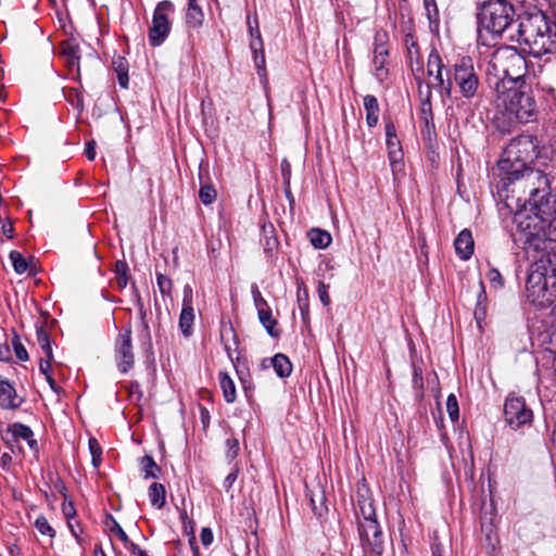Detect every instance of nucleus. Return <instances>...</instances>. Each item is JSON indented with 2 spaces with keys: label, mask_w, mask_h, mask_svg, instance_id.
Masks as SVG:
<instances>
[{
  "label": "nucleus",
  "mask_w": 556,
  "mask_h": 556,
  "mask_svg": "<svg viewBox=\"0 0 556 556\" xmlns=\"http://www.w3.org/2000/svg\"><path fill=\"white\" fill-rule=\"evenodd\" d=\"M514 223V241L527 253L556 252V197H548L532 215L527 210H517Z\"/></svg>",
  "instance_id": "f257e3e1"
},
{
  "label": "nucleus",
  "mask_w": 556,
  "mask_h": 556,
  "mask_svg": "<svg viewBox=\"0 0 556 556\" xmlns=\"http://www.w3.org/2000/svg\"><path fill=\"white\" fill-rule=\"evenodd\" d=\"M553 23L542 11L519 16V23L514 33L508 35L516 41L521 51L534 58L556 51V31Z\"/></svg>",
  "instance_id": "f03ea898"
},
{
  "label": "nucleus",
  "mask_w": 556,
  "mask_h": 556,
  "mask_svg": "<svg viewBox=\"0 0 556 556\" xmlns=\"http://www.w3.org/2000/svg\"><path fill=\"white\" fill-rule=\"evenodd\" d=\"M502 189L507 192L528 194L516 198V205L519 210H527L529 214L538 212V205L545 202L548 197H556L549 193V179L546 169L526 167L516 175H498Z\"/></svg>",
  "instance_id": "7ed1b4c3"
},
{
  "label": "nucleus",
  "mask_w": 556,
  "mask_h": 556,
  "mask_svg": "<svg viewBox=\"0 0 556 556\" xmlns=\"http://www.w3.org/2000/svg\"><path fill=\"white\" fill-rule=\"evenodd\" d=\"M533 258L526 281V299L533 305L549 306L556 301V252L527 253Z\"/></svg>",
  "instance_id": "20e7f679"
},
{
  "label": "nucleus",
  "mask_w": 556,
  "mask_h": 556,
  "mask_svg": "<svg viewBox=\"0 0 556 556\" xmlns=\"http://www.w3.org/2000/svg\"><path fill=\"white\" fill-rule=\"evenodd\" d=\"M495 93L496 108L506 113L509 119H516L519 123H531L536 119L538 105L532 89L526 81L509 88L500 85L495 87Z\"/></svg>",
  "instance_id": "39448f33"
},
{
  "label": "nucleus",
  "mask_w": 556,
  "mask_h": 556,
  "mask_svg": "<svg viewBox=\"0 0 556 556\" xmlns=\"http://www.w3.org/2000/svg\"><path fill=\"white\" fill-rule=\"evenodd\" d=\"M527 67L525 56L516 48L502 47L493 52L488 66V75L496 79L493 83L494 88L500 85L509 88L526 81Z\"/></svg>",
  "instance_id": "423d86ee"
},
{
  "label": "nucleus",
  "mask_w": 556,
  "mask_h": 556,
  "mask_svg": "<svg viewBox=\"0 0 556 556\" xmlns=\"http://www.w3.org/2000/svg\"><path fill=\"white\" fill-rule=\"evenodd\" d=\"M513 7L504 0H489L480 8L478 18V35L482 39L484 34L492 38L504 33H514Z\"/></svg>",
  "instance_id": "0eeeda50"
},
{
  "label": "nucleus",
  "mask_w": 556,
  "mask_h": 556,
  "mask_svg": "<svg viewBox=\"0 0 556 556\" xmlns=\"http://www.w3.org/2000/svg\"><path fill=\"white\" fill-rule=\"evenodd\" d=\"M538 149V139L532 135H520L507 144L497 163L498 175H516L528 167Z\"/></svg>",
  "instance_id": "6e6552de"
},
{
  "label": "nucleus",
  "mask_w": 556,
  "mask_h": 556,
  "mask_svg": "<svg viewBox=\"0 0 556 556\" xmlns=\"http://www.w3.org/2000/svg\"><path fill=\"white\" fill-rule=\"evenodd\" d=\"M451 80L463 98L471 100L479 96L480 80L471 58L464 56L453 65Z\"/></svg>",
  "instance_id": "1a4fd4ad"
},
{
  "label": "nucleus",
  "mask_w": 556,
  "mask_h": 556,
  "mask_svg": "<svg viewBox=\"0 0 556 556\" xmlns=\"http://www.w3.org/2000/svg\"><path fill=\"white\" fill-rule=\"evenodd\" d=\"M175 5L169 0L159 2L153 11L148 38L151 47H160L165 42L172 30L169 16L174 14Z\"/></svg>",
  "instance_id": "9d476101"
},
{
  "label": "nucleus",
  "mask_w": 556,
  "mask_h": 556,
  "mask_svg": "<svg viewBox=\"0 0 556 556\" xmlns=\"http://www.w3.org/2000/svg\"><path fill=\"white\" fill-rule=\"evenodd\" d=\"M504 417L511 429H518L531 424L533 413L522 396L508 395L504 404Z\"/></svg>",
  "instance_id": "9b49d317"
},
{
  "label": "nucleus",
  "mask_w": 556,
  "mask_h": 556,
  "mask_svg": "<svg viewBox=\"0 0 556 556\" xmlns=\"http://www.w3.org/2000/svg\"><path fill=\"white\" fill-rule=\"evenodd\" d=\"M389 40L386 30H378L374 38V58H372V74L379 83H383L389 76L388 58L389 50L387 42Z\"/></svg>",
  "instance_id": "f8f14e48"
},
{
  "label": "nucleus",
  "mask_w": 556,
  "mask_h": 556,
  "mask_svg": "<svg viewBox=\"0 0 556 556\" xmlns=\"http://www.w3.org/2000/svg\"><path fill=\"white\" fill-rule=\"evenodd\" d=\"M1 440L11 450L12 453L23 452L20 441H26L27 445L33 448L35 446L34 432L30 427L21 422L9 425L4 430H0Z\"/></svg>",
  "instance_id": "ddd939ff"
},
{
  "label": "nucleus",
  "mask_w": 556,
  "mask_h": 556,
  "mask_svg": "<svg viewBox=\"0 0 556 556\" xmlns=\"http://www.w3.org/2000/svg\"><path fill=\"white\" fill-rule=\"evenodd\" d=\"M114 352L118 370L123 374L128 372L135 364L130 328L119 331L115 340Z\"/></svg>",
  "instance_id": "4468645a"
},
{
  "label": "nucleus",
  "mask_w": 556,
  "mask_h": 556,
  "mask_svg": "<svg viewBox=\"0 0 556 556\" xmlns=\"http://www.w3.org/2000/svg\"><path fill=\"white\" fill-rule=\"evenodd\" d=\"M443 61L437 50H432L428 56L427 62V74L431 78L432 81H429L431 86V90L435 89L441 94L451 96L452 93V80L451 78L444 79L443 77ZM428 84V81H426Z\"/></svg>",
  "instance_id": "2eb2a0df"
},
{
  "label": "nucleus",
  "mask_w": 556,
  "mask_h": 556,
  "mask_svg": "<svg viewBox=\"0 0 556 556\" xmlns=\"http://www.w3.org/2000/svg\"><path fill=\"white\" fill-rule=\"evenodd\" d=\"M358 534L365 551L380 555L382 552V531L377 519L357 522Z\"/></svg>",
  "instance_id": "dca6fc26"
},
{
  "label": "nucleus",
  "mask_w": 556,
  "mask_h": 556,
  "mask_svg": "<svg viewBox=\"0 0 556 556\" xmlns=\"http://www.w3.org/2000/svg\"><path fill=\"white\" fill-rule=\"evenodd\" d=\"M414 78L417 84L418 98L420 102V119L426 124V126H429L433 119L431 102L432 91L431 86L426 84V80L422 78V68L419 64H417V67L414 68Z\"/></svg>",
  "instance_id": "f3484780"
},
{
  "label": "nucleus",
  "mask_w": 556,
  "mask_h": 556,
  "mask_svg": "<svg viewBox=\"0 0 556 556\" xmlns=\"http://www.w3.org/2000/svg\"><path fill=\"white\" fill-rule=\"evenodd\" d=\"M61 55L64 59L65 65L73 79H79L80 77V47L75 38H68L62 41Z\"/></svg>",
  "instance_id": "a211bd4d"
},
{
  "label": "nucleus",
  "mask_w": 556,
  "mask_h": 556,
  "mask_svg": "<svg viewBox=\"0 0 556 556\" xmlns=\"http://www.w3.org/2000/svg\"><path fill=\"white\" fill-rule=\"evenodd\" d=\"M37 343L41 346L46 358H41L39 363L40 372L45 376L50 388L56 392L58 384L53 377L50 375V363L52 361V348L46 330L37 329Z\"/></svg>",
  "instance_id": "6ab92c4d"
},
{
  "label": "nucleus",
  "mask_w": 556,
  "mask_h": 556,
  "mask_svg": "<svg viewBox=\"0 0 556 556\" xmlns=\"http://www.w3.org/2000/svg\"><path fill=\"white\" fill-rule=\"evenodd\" d=\"M194 318L192 289L187 285L184 288L182 309L179 315V329L186 338L192 334Z\"/></svg>",
  "instance_id": "aec40b11"
},
{
  "label": "nucleus",
  "mask_w": 556,
  "mask_h": 556,
  "mask_svg": "<svg viewBox=\"0 0 556 556\" xmlns=\"http://www.w3.org/2000/svg\"><path fill=\"white\" fill-rule=\"evenodd\" d=\"M368 493V490L365 488L358 489L357 491V501L355 506V516L357 522L362 520L377 519L374 501Z\"/></svg>",
  "instance_id": "412c9836"
},
{
  "label": "nucleus",
  "mask_w": 556,
  "mask_h": 556,
  "mask_svg": "<svg viewBox=\"0 0 556 556\" xmlns=\"http://www.w3.org/2000/svg\"><path fill=\"white\" fill-rule=\"evenodd\" d=\"M455 252L460 260L467 261L473 254L475 241L468 229L462 230L454 241Z\"/></svg>",
  "instance_id": "4be33fe9"
},
{
  "label": "nucleus",
  "mask_w": 556,
  "mask_h": 556,
  "mask_svg": "<svg viewBox=\"0 0 556 556\" xmlns=\"http://www.w3.org/2000/svg\"><path fill=\"white\" fill-rule=\"evenodd\" d=\"M188 5L185 13V23L189 28H200L204 22V13L198 0H187Z\"/></svg>",
  "instance_id": "5701e85b"
},
{
  "label": "nucleus",
  "mask_w": 556,
  "mask_h": 556,
  "mask_svg": "<svg viewBox=\"0 0 556 556\" xmlns=\"http://www.w3.org/2000/svg\"><path fill=\"white\" fill-rule=\"evenodd\" d=\"M23 400L18 399L14 387L8 382L0 388V406L5 409L17 408L22 405Z\"/></svg>",
  "instance_id": "b1692460"
},
{
  "label": "nucleus",
  "mask_w": 556,
  "mask_h": 556,
  "mask_svg": "<svg viewBox=\"0 0 556 556\" xmlns=\"http://www.w3.org/2000/svg\"><path fill=\"white\" fill-rule=\"evenodd\" d=\"M388 156L392 172L401 170L403 167L402 162V147L399 138L387 139Z\"/></svg>",
  "instance_id": "393cba45"
},
{
  "label": "nucleus",
  "mask_w": 556,
  "mask_h": 556,
  "mask_svg": "<svg viewBox=\"0 0 556 556\" xmlns=\"http://www.w3.org/2000/svg\"><path fill=\"white\" fill-rule=\"evenodd\" d=\"M112 67H113V71L116 73L118 85L122 88L126 89L128 87V81H129L128 61L122 55H115L112 59Z\"/></svg>",
  "instance_id": "a878e982"
},
{
  "label": "nucleus",
  "mask_w": 556,
  "mask_h": 556,
  "mask_svg": "<svg viewBox=\"0 0 556 556\" xmlns=\"http://www.w3.org/2000/svg\"><path fill=\"white\" fill-rule=\"evenodd\" d=\"M364 108L366 111V122L369 127H375L379 119V103L375 96L364 97Z\"/></svg>",
  "instance_id": "bb28decb"
},
{
  "label": "nucleus",
  "mask_w": 556,
  "mask_h": 556,
  "mask_svg": "<svg viewBox=\"0 0 556 556\" xmlns=\"http://www.w3.org/2000/svg\"><path fill=\"white\" fill-rule=\"evenodd\" d=\"M149 500L153 507L162 509L166 504V490L162 483L153 482L149 486Z\"/></svg>",
  "instance_id": "cd10ccee"
},
{
  "label": "nucleus",
  "mask_w": 556,
  "mask_h": 556,
  "mask_svg": "<svg viewBox=\"0 0 556 556\" xmlns=\"http://www.w3.org/2000/svg\"><path fill=\"white\" fill-rule=\"evenodd\" d=\"M218 381L219 386L223 390L224 399L227 403H232L236 401L237 392H236V386L233 380L230 378V376L225 372L220 371L218 375Z\"/></svg>",
  "instance_id": "c85d7f7f"
},
{
  "label": "nucleus",
  "mask_w": 556,
  "mask_h": 556,
  "mask_svg": "<svg viewBox=\"0 0 556 556\" xmlns=\"http://www.w3.org/2000/svg\"><path fill=\"white\" fill-rule=\"evenodd\" d=\"M269 362L279 377L286 378L291 375L292 365L286 355L276 354Z\"/></svg>",
  "instance_id": "c756f323"
},
{
  "label": "nucleus",
  "mask_w": 556,
  "mask_h": 556,
  "mask_svg": "<svg viewBox=\"0 0 556 556\" xmlns=\"http://www.w3.org/2000/svg\"><path fill=\"white\" fill-rule=\"evenodd\" d=\"M260 323L266 329L268 334L273 338L279 336V330L276 328L277 320L273 317L270 307L257 312Z\"/></svg>",
  "instance_id": "7c9ffc66"
},
{
  "label": "nucleus",
  "mask_w": 556,
  "mask_h": 556,
  "mask_svg": "<svg viewBox=\"0 0 556 556\" xmlns=\"http://www.w3.org/2000/svg\"><path fill=\"white\" fill-rule=\"evenodd\" d=\"M308 237L312 245L316 249H325L331 243V236L325 230L313 229Z\"/></svg>",
  "instance_id": "2f4dec72"
},
{
  "label": "nucleus",
  "mask_w": 556,
  "mask_h": 556,
  "mask_svg": "<svg viewBox=\"0 0 556 556\" xmlns=\"http://www.w3.org/2000/svg\"><path fill=\"white\" fill-rule=\"evenodd\" d=\"M296 298L302 319L305 321L306 319H308L309 300L308 291L306 287L303 285V282L298 286Z\"/></svg>",
  "instance_id": "473e14b6"
},
{
  "label": "nucleus",
  "mask_w": 556,
  "mask_h": 556,
  "mask_svg": "<svg viewBox=\"0 0 556 556\" xmlns=\"http://www.w3.org/2000/svg\"><path fill=\"white\" fill-rule=\"evenodd\" d=\"M12 350L14 351V354L18 362H25L29 359V354L21 341V337L16 333L14 329H12V338H11V345Z\"/></svg>",
  "instance_id": "72a5a7b5"
},
{
  "label": "nucleus",
  "mask_w": 556,
  "mask_h": 556,
  "mask_svg": "<svg viewBox=\"0 0 556 556\" xmlns=\"http://www.w3.org/2000/svg\"><path fill=\"white\" fill-rule=\"evenodd\" d=\"M427 17L429 20L430 29L438 30L439 28V10L435 0H424Z\"/></svg>",
  "instance_id": "f704fd0d"
},
{
  "label": "nucleus",
  "mask_w": 556,
  "mask_h": 556,
  "mask_svg": "<svg viewBox=\"0 0 556 556\" xmlns=\"http://www.w3.org/2000/svg\"><path fill=\"white\" fill-rule=\"evenodd\" d=\"M144 478H156L160 471V467L156 465L151 456H143L141 459Z\"/></svg>",
  "instance_id": "c9c22d12"
},
{
  "label": "nucleus",
  "mask_w": 556,
  "mask_h": 556,
  "mask_svg": "<svg viewBox=\"0 0 556 556\" xmlns=\"http://www.w3.org/2000/svg\"><path fill=\"white\" fill-rule=\"evenodd\" d=\"M10 260L12 261L14 270L17 274H23L27 270L28 263H27L26 258L22 255V253H20L18 251H15V250L11 251Z\"/></svg>",
  "instance_id": "e433bc0d"
},
{
  "label": "nucleus",
  "mask_w": 556,
  "mask_h": 556,
  "mask_svg": "<svg viewBox=\"0 0 556 556\" xmlns=\"http://www.w3.org/2000/svg\"><path fill=\"white\" fill-rule=\"evenodd\" d=\"M408 43V40L406 41ZM407 59L410 64L412 72L414 73V68L417 67V64L421 66L424 70V65L421 61L419 60V49L416 42L412 41L409 45H407Z\"/></svg>",
  "instance_id": "4c0bfd02"
},
{
  "label": "nucleus",
  "mask_w": 556,
  "mask_h": 556,
  "mask_svg": "<svg viewBox=\"0 0 556 556\" xmlns=\"http://www.w3.org/2000/svg\"><path fill=\"white\" fill-rule=\"evenodd\" d=\"M88 445L92 456V465L94 468H98L102 460V447L96 438H90Z\"/></svg>",
  "instance_id": "58836bf2"
},
{
  "label": "nucleus",
  "mask_w": 556,
  "mask_h": 556,
  "mask_svg": "<svg viewBox=\"0 0 556 556\" xmlns=\"http://www.w3.org/2000/svg\"><path fill=\"white\" fill-rule=\"evenodd\" d=\"M216 190L211 185H203L199 191V198L204 205H210L216 200Z\"/></svg>",
  "instance_id": "ea45409f"
},
{
  "label": "nucleus",
  "mask_w": 556,
  "mask_h": 556,
  "mask_svg": "<svg viewBox=\"0 0 556 556\" xmlns=\"http://www.w3.org/2000/svg\"><path fill=\"white\" fill-rule=\"evenodd\" d=\"M127 264L124 261H117L115 264L116 280L119 288L127 286Z\"/></svg>",
  "instance_id": "a19ab883"
},
{
  "label": "nucleus",
  "mask_w": 556,
  "mask_h": 556,
  "mask_svg": "<svg viewBox=\"0 0 556 556\" xmlns=\"http://www.w3.org/2000/svg\"><path fill=\"white\" fill-rule=\"evenodd\" d=\"M108 526L112 533H114L122 542L129 543V538L119 523L112 517H108Z\"/></svg>",
  "instance_id": "79ce46f5"
},
{
  "label": "nucleus",
  "mask_w": 556,
  "mask_h": 556,
  "mask_svg": "<svg viewBox=\"0 0 556 556\" xmlns=\"http://www.w3.org/2000/svg\"><path fill=\"white\" fill-rule=\"evenodd\" d=\"M481 530L484 533L488 546L493 552L495 549L496 544L498 543V539H497L496 533L494 532L492 523H489V525L482 523Z\"/></svg>",
  "instance_id": "37998d69"
},
{
  "label": "nucleus",
  "mask_w": 556,
  "mask_h": 556,
  "mask_svg": "<svg viewBox=\"0 0 556 556\" xmlns=\"http://www.w3.org/2000/svg\"><path fill=\"white\" fill-rule=\"evenodd\" d=\"M251 293H252L254 306L257 309V312L269 307L267 301L263 298L256 283H252Z\"/></svg>",
  "instance_id": "c03bdc74"
},
{
  "label": "nucleus",
  "mask_w": 556,
  "mask_h": 556,
  "mask_svg": "<svg viewBox=\"0 0 556 556\" xmlns=\"http://www.w3.org/2000/svg\"><path fill=\"white\" fill-rule=\"evenodd\" d=\"M446 409L452 421H457L459 418L458 402L454 394H450L446 400Z\"/></svg>",
  "instance_id": "a18cd8bd"
},
{
  "label": "nucleus",
  "mask_w": 556,
  "mask_h": 556,
  "mask_svg": "<svg viewBox=\"0 0 556 556\" xmlns=\"http://www.w3.org/2000/svg\"><path fill=\"white\" fill-rule=\"evenodd\" d=\"M156 282H157V287H159L162 295L170 294L173 283H172V280L167 276H165L161 273H157L156 274Z\"/></svg>",
  "instance_id": "49530a36"
},
{
  "label": "nucleus",
  "mask_w": 556,
  "mask_h": 556,
  "mask_svg": "<svg viewBox=\"0 0 556 556\" xmlns=\"http://www.w3.org/2000/svg\"><path fill=\"white\" fill-rule=\"evenodd\" d=\"M37 530L52 540L55 535V530L49 525L45 517L37 518Z\"/></svg>",
  "instance_id": "de8ad7c7"
},
{
  "label": "nucleus",
  "mask_w": 556,
  "mask_h": 556,
  "mask_svg": "<svg viewBox=\"0 0 556 556\" xmlns=\"http://www.w3.org/2000/svg\"><path fill=\"white\" fill-rule=\"evenodd\" d=\"M254 23L256 24V35H255V37L251 38V41H250L251 51L252 52L264 51L263 40H262V36H261L260 28H258V22H257L256 16L254 17Z\"/></svg>",
  "instance_id": "09e8293b"
},
{
  "label": "nucleus",
  "mask_w": 556,
  "mask_h": 556,
  "mask_svg": "<svg viewBox=\"0 0 556 556\" xmlns=\"http://www.w3.org/2000/svg\"><path fill=\"white\" fill-rule=\"evenodd\" d=\"M226 447H227L226 456H227V458L232 460L233 458L237 457L238 452H239V441H238V439H236V438L227 439L226 440Z\"/></svg>",
  "instance_id": "8fccbe9b"
},
{
  "label": "nucleus",
  "mask_w": 556,
  "mask_h": 556,
  "mask_svg": "<svg viewBox=\"0 0 556 556\" xmlns=\"http://www.w3.org/2000/svg\"><path fill=\"white\" fill-rule=\"evenodd\" d=\"M486 278L494 288L503 287V278L501 273L496 268H490Z\"/></svg>",
  "instance_id": "3c124183"
},
{
  "label": "nucleus",
  "mask_w": 556,
  "mask_h": 556,
  "mask_svg": "<svg viewBox=\"0 0 556 556\" xmlns=\"http://www.w3.org/2000/svg\"><path fill=\"white\" fill-rule=\"evenodd\" d=\"M328 289H329L328 285H326L323 281H318L317 294H318V298H319L320 302L325 306H328L330 304V296H329V293H328Z\"/></svg>",
  "instance_id": "603ef678"
},
{
  "label": "nucleus",
  "mask_w": 556,
  "mask_h": 556,
  "mask_svg": "<svg viewBox=\"0 0 556 556\" xmlns=\"http://www.w3.org/2000/svg\"><path fill=\"white\" fill-rule=\"evenodd\" d=\"M483 300H485V291H484L483 283L481 282V291H480V293L478 295V303H477L476 311H475V316H476V318L478 320L480 318H482V316L485 313L484 306H482V301Z\"/></svg>",
  "instance_id": "864d4df0"
},
{
  "label": "nucleus",
  "mask_w": 556,
  "mask_h": 556,
  "mask_svg": "<svg viewBox=\"0 0 556 556\" xmlns=\"http://www.w3.org/2000/svg\"><path fill=\"white\" fill-rule=\"evenodd\" d=\"M413 386L419 392H422V390H424L422 371H421V368L416 367V366H414V371H413Z\"/></svg>",
  "instance_id": "5fc2aeb1"
},
{
  "label": "nucleus",
  "mask_w": 556,
  "mask_h": 556,
  "mask_svg": "<svg viewBox=\"0 0 556 556\" xmlns=\"http://www.w3.org/2000/svg\"><path fill=\"white\" fill-rule=\"evenodd\" d=\"M129 396H130V400L134 403L139 404V402L142 399V391L140 390L139 383H137V382L130 383V386H129Z\"/></svg>",
  "instance_id": "6e6d98bb"
},
{
  "label": "nucleus",
  "mask_w": 556,
  "mask_h": 556,
  "mask_svg": "<svg viewBox=\"0 0 556 556\" xmlns=\"http://www.w3.org/2000/svg\"><path fill=\"white\" fill-rule=\"evenodd\" d=\"M0 362H4V363L12 362L11 346L8 342L0 343Z\"/></svg>",
  "instance_id": "4d7b16f0"
},
{
  "label": "nucleus",
  "mask_w": 556,
  "mask_h": 556,
  "mask_svg": "<svg viewBox=\"0 0 556 556\" xmlns=\"http://www.w3.org/2000/svg\"><path fill=\"white\" fill-rule=\"evenodd\" d=\"M253 53V59H254V64H255V67L258 72V74H261L262 72H265V53L264 51H260V52H252Z\"/></svg>",
  "instance_id": "13d9d810"
},
{
  "label": "nucleus",
  "mask_w": 556,
  "mask_h": 556,
  "mask_svg": "<svg viewBox=\"0 0 556 556\" xmlns=\"http://www.w3.org/2000/svg\"><path fill=\"white\" fill-rule=\"evenodd\" d=\"M213 532L211 530V528H202L201 530V534H200V539H201V543L204 545V546H210L213 542Z\"/></svg>",
  "instance_id": "bf43d9fd"
},
{
  "label": "nucleus",
  "mask_w": 556,
  "mask_h": 556,
  "mask_svg": "<svg viewBox=\"0 0 556 556\" xmlns=\"http://www.w3.org/2000/svg\"><path fill=\"white\" fill-rule=\"evenodd\" d=\"M281 172L283 176V182L287 187L290 184V163L287 160H283L281 163Z\"/></svg>",
  "instance_id": "052dcab7"
},
{
  "label": "nucleus",
  "mask_w": 556,
  "mask_h": 556,
  "mask_svg": "<svg viewBox=\"0 0 556 556\" xmlns=\"http://www.w3.org/2000/svg\"><path fill=\"white\" fill-rule=\"evenodd\" d=\"M237 477H238V473L237 471H231L227 475V477L225 478L223 484H224V488L228 491L232 484L235 483V481L237 480Z\"/></svg>",
  "instance_id": "680f3d73"
},
{
  "label": "nucleus",
  "mask_w": 556,
  "mask_h": 556,
  "mask_svg": "<svg viewBox=\"0 0 556 556\" xmlns=\"http://www.w3.org/2000/svg\"><path fill=\"white\" fill-rule=\"evenodd\" d=\"M85 153L88 160L92 161L96 157V143L89 141L86 146Z\"/></svg>",
  "instance_id": "e2e57ef3"
},
{
  "label": "nucleus",
  "mask_w": 556,
  "mask_h": 556,
  "mask_svg": "<svg viewBox=\"0 0 556 556\" xmlns=\"http://www.w3.org/2000/svg\"><path fill=\"white\" fill-rule=\"evenodd\" d=\"M386 137L387 139L397 138L395 126L391 122L386 124Z\"/></svg>",
  "instance_id": "0e129e2a"
},
{
  "label": "nucleus",
  "mask_w": 556,
  "mask_h": 556,
  "mask_svg": "<svg viewBox=\"0 0 556 556\" xmlns=\"http://www.w3.org/2000/svg\"><path fill=\"white\" fill-rule=\"evenodd\" d=\"M2 232L8 239L13 238L14 228L10 222L2 225Z\"/></svg>",
  "instance_id": "69168bd1"
},
{
  "label": "nucleus",
  "mask_w": 556,
  "mask_h": 556,
  "mask_svg": "<svg viewBox=\"0 0 556 556\" xmlns=\"http://www.w3.org/2000/svg\"><path fill=\"white\" fill-rule=\"evenodd\" d=\"M548 350L554 355V369L556 372V333H554L552 337L551 346L548 348Z\"/></svg>",
  "instance_id": "338daca9"
},
{
  "label": "nucleus",
  "mask_w": 556,
  "mask_h": 556,
  "mask_svg": "<svg viewBox=\"0 0 556 556\" xmlns=\"http://www.w3.org/2000/svg\"><path fill=\"white\" fill-rule=\"evenodd\" d=\"M432 556H443V546L441 543L434 542L431 546Z\"/></svg>",
  "instance_id": "774afa93"
}]
</instances>
